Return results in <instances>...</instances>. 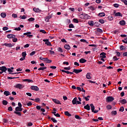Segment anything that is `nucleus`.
Returning a JSON list of instances; mask_svg holds the SVG:
<instances>
[{
    "mask_svg": "<svg viewBox=\"0 0 127 127\" xmlns=\"http://www.w3.org/2000/svg\"><path fill=\"white\" fill-rule=\"evenodd\" d=\"M90 106L91 109V111L92 113H94V114H97V113H98L99 111L101 110L100 108H99V110H95V106H94V104H90Z\"/></svg>",
    "mask_w": 127,
    "mask_h": 127,
    "instance_id": "nucleus-1",
    "label": "nucleus"
},
{
    "mask_svg": "<svg viewBox=\"0 0 127 127\" xmlns=\"http://www.w3.org/2000/svg\"><path fill=\"white\" fill-rule=\"evenodd\" d=\"M114 100H115V98H114V97H113L112 96H108L106 98V102L107 103H110V102H113V101H114Z\"/></svg>",
    "mask_w": 127,
    "mask_h": 127,
    "instance_id": "nucleus-2",
    "label": "nucleus"
},
{
    "mask_svg": "<svg viewBox=\"0 0 127 127\" xmlns=\"http://www.w3.org/2000/svg\"><path fill=\"white\" fill-rule=\"evenodd\" d=\"M7 70L9 73V74H11V75H14L15 74H19L20 72H15V73H12V72H13V70H12V69L8 68H7Z\"/></svg>",
    "mask_w": 127,
    "mask_h": 127,
    "instance_id": "nucleus-3",
    "label": "nucleus"
},
{
    "mask_svg": "<svg viewBox=\"0 0 127 127\" xmlns=\"http://www.w3.org/2000/svg\"><path fill=\"white\" fill-rule=\"evenodd\" d=\"M0 70L4 73H5V72H6L7 70V68H6L5 66H0Z\"/></svg>",
    "mask_w": 127,
    "mask_h": 127,
    "instance_id": "nucleus-4",
    "label": "nucleus"
},
{
    "mask_svg": "<svg viewBox=\"0 0 127 127\" xmlns=\"http://www.w3.org/2000/svg\"><path fill=\"white\" fill-rule=\"evenodd\" d=\"M30 89L31 90H33V91H39V88H38L37 86H34V85H32L30 87Z\"/></svg>",
    "mask_w": 127,
    "mask_h": 127,
    "instance_id": "nucleus-5",
    "label": "nucleus"
},
{
    "mask_svg": "<svg viewBox=\"0 0 127 127\" xmlns=\"http://www.w3.org/2000/svg\"><path fill=\"white\" fill-rule=\"evenodd\" d=\"M14 88H16V89H22L23 88L22 84H17L16 85L14 86Z\"/></svg>",
    "mask_w": 127,
    "mask_h": 127,
    "instance_id": "nucleus-6",
    "label": "nucleus"
},
{
    "mask_svg": "<svg viewBox=\"0 0 127 127\" xmlns=\"http://www.w3.org/2000/svg\"><path fill=\"white\" fill-rule=\"evenodd\" d=\"M52 101L55 103V104H58V105H61V103H60V101L58 100V99H52Z\"/></svg>",
    "mask_w": 127,
    "mask_h": 127,
    "instance_id": "nucleus-7",
    "label": "nucleus"
},
{
    "mask_svg": "<svg viewBox=\"0 0 127 127\" xmlns=\"http://www.w3.org/2000/svg\"><path fill=\"white\" fill-rule=\"evenodd\" d=\"M107 54L105 53L102 52L100 54V58H106L107 56H106Z\"/></svg>",
    "mask_w": 127,
    "mask_h": 127,
    "instance_id": "nucleus-8",
    "label": "nucleus"
},
{
    "mask_svg": "<svg viewBox=\"0 0 127 127\" xmlns=\"http://www.w3.org/2000/svg\"><path fill=\"white\" fill-rule=\"evenodd\" d=\"M7 37L9 39H11V38H15V35L13 34H8Z\"/></svg>",
    "mask_w": 127,
    "mask_h": 127,
    "instance_id": "nucleus-9",
    "label": "nucleus"
},
{
    "mask_svg": "<svg viewBox=\"0 0 127 127\" xmlns=\"http://www.w3.org/2000/svg\"><path fill=\"white\" fill-rule=\"evenodd\" d=\"M82 71H83V70H82V69H74L73 70V72L74 73H75V74H78V73H81V72H82Z\"/></svg>",
    "mask_w": 127,
    "mask_h": 127,
    "instance_id": "nucleus-10",
    "label": "nucleus"
},
{
    "mask_svg": "<svg viewBox=\"0 0 127 127\" xmlns=\"http://www.w3.org/2000/svg\"><path fill=\"white\" fill-rule=\"evenodd\" d=\"M15 112H22V108L21 107H17L15 109Z\"/></svg>",
    "mask_w": 127,
    "mask_h": 127,
    "instance_id": "nucleus-11",
    "label": "nucleus"
},
{
    "mask_svg": "<svg viewBox=\"0 0 127 127\" xmlns=\"http://www.w3.org/2000/svg\"><path fill=\"white\" fill-rule=\"evenodd\" d=\"M77 101H78V98L77 97H75L72 101V103L73 105H76L77 104Z\"/></svg>",
    "mask_w": 127,
    "mask_h": 127,
    "instance_id": "nucleus-12",
    "label": "nucleus"
},
{
    "mask_svg": "<svg viewBox=\"0 0 127 127\" xmlns=\"http://www.w3.org/2000/svg\"><path fill=\"white\" fill-rule=\"evenodd\" d=\"M119 103L122 104V105H125L127 104V100L126 99H123L119 101Z\"/></svg>",
    "mask_w": 127,
    "mask_h": 127,
    "instance_id": "nucleus-13",
    "label": "nucleus"
},
{
    "mask_svg": "<svg viewBox=\"0 0 127 127\" xmlns=\"http://www.w3.org/2000/svg\"><path fill=\"white\" fill-rule=\"evenodd\" d=\"M86 77L88 80H91V79L92 78V77H91V73L90 72L87 73L86 75Z\"/></svg>",
    "mask_w": 127,
    "mask_h": 127,
    "instance_id": "nucleus-14",
    "label": "nucleus"
},
{
    "mask_svg": "<svg viewBox=\"0 0 127 127\" xmlns=\"http://www.w3.org/2000/svg\"><path fill=\"white\" fill-rule=\"evenodd\" d=\"M79 18H81L82 19H85V15L84 14L82 13L81 12L79 13Z\"/></svg>",
    "mask_w": 127,
    "mask_h": 127,
    "instance_id": "nucleus-15",
    "label": "nucleus"
},
{
    "mask_svg": "<svg viewBox=\"0 0 127 127\" xmlns=\"http://www.w3.org/2000/svg\"><path fill=\"white\" fill-rule=\"evenodd\" d=\"M3 45H4V46H6V47H12V46H13L12 45V44H10V43H4Z\"/></svg>",
    "mask_w": 127,
    "mask_h": 127,
    "instance_id": "nucleus-16",
    "label": "nucleus"
},
{
    "mask_svg": "<svg viewBox=\"0 0 127 127\" xmlns=\"http://www.w3.org/2000/svg\"><path fill=\"white\" fill-rule=\"evenodd\" d=\"M64 47L65 49H66V50H70V49H71V47H70V46L67 44L64 45Z\"/></svg>",
    "mask_w": 127,
    "mask_h": 127,
    "instance_id": "nucleus-17",
    "label": "nucleus"
},
{
    "mask_svg": "<svg viewBox=\"0 0 127 127\" xmlns=\"http://www.w3.org/2000/svg\"><path fill=\"white\" fill-rule=\"evenodd\" d=\"M24 82H28V83H33V80L29 79H25L23 80Z\"/></svg>",
    "mask_w": 127,
    "mask_h": 127,
    "instance_id": "nucleus-18",
    "label": "nucleus"
},
{
    "mask_svg": "<svg viewBox=\"0 0 127 127\" xmlns=\"http://www.w3.org/2000/svg\"><path fill=\"white\" fill-rule=\"evenodd\" d=\"M84 109L87 110V111H90V110H91V108H90L89 104H87L86 106H84Z\"/></svg>",
    "mask_w": 127,
    "mask_h": 127,
    "instance_id": "nucleus-19",
    "label": "nucleus"
},
{
    "mask_svg": "<svg viewBox=\"0 0 127 127\" xmlns=\"http://www.w3.org/2000/svg\"><path fill=\"white\" fill-rule=\"evenodd\" d=\"M79 62L80 63H86V62H87V60H86L85 59H81L80 60H79Z\"/></svg>",
    "mask_w": 127,
    "mask_h": 127,
    "instance_id": "nucleus-20",
    "label": "nucleus"
},
{
    "mask_svg": "<svg viewBox=\"0 0 127 127\" xmlns=\"http://www.w3.org/2000/svg\"><path fill=\"white\" fill-rule=\"evenodd\" d=\"M14 114L17 115L19 117H21V112L19 111H14Z\"/></svg>",
    "mask_w": 127,
    "mask_h": 127,
    "instance_id": "nucleus-21",
    "label": "nucleus"
},
{
    "mask_svg": "<svg viewBox=\"0 0 127 127\" xmlns=\"http://www.w3.org/2000/svg\"><path fill=\"white\" fill-rule=\"evenodd\" d=\"M115 16H121V17H123V14H122L121 12H118L115 14Z\"/></svg>",
    "mask_w": 127,
    "mask_h": 127,
    "instance_id": "nucleus-22",
    "label": "nucleus"
},
{
    "mask_svg": "<svg viewBox=\"0 0 127 127\" xmlns=\"http://www.w3.org/2000/svg\"><path fill=\"white\" fill-rule=\"evenodd\" d=\"M4 95L5 96H9V95H10V92H9V91H5L3 93Z\"/></svg>",
    "mask_w": 127,
    "mask_h": 127,
    "instance_id": "nucleus-23",
    "label": "nucleus"
},
{
    "mask_svg": "<svg viewBox=\"0 0 127 127\" xmlns=\"http://www.w3.org/2000/svg\"><path fill=\"white\" fill-rule=\"evenodd\" d=\"M120 24H121V25H126V21L123 20L120 21Z\"/></svg>",
    "mask_w": 127,
    "mask_h": 127,
    "instance_id": "nucleus-24",
    "label": "nucleus"
},
{
    "mask_svg": "<svg viewBox=\"0 0 127 127\" xmlns=\"http://www.w3.org/2000/svg\"><path fill=\"white\" fill-rule=\"evenodd\" d=\"M98 15L100 17H103V16H105V15H106V14H105L104 12H101V13H99Z\"/></svg>",
    "mask_w": 127,
    "mask_h": 127,
    "instance_id": "nucleus-25",
    "label": "nucleus"
},
{
    "mask_svg": "<svg viewBox=\"0 0 127 127\" xmlns=\"http://www.w3.org/2000/svg\"><path fill=\"white\" fill-rule=\"evenodd\" d=\"M52 114H53L55 117H57V118H60V115L58 113L56 114V112H53Z\"/></svg>",
    "mask_w": 127,
    "mask_h": 127,
    "instance_id": "nucleus-26",
    "label": "nucleus"
},
{
    "mask_svg": "<svg viewBox=\"0 0 127 127\" xmlns=\"http://www.w3.org/2000/svg\"><path fill=\"white\" fill-rule=\"evenodd\" d=\"M64 115L65 116H67V117H71L72 116V115L69 113V112L68 111L64 112Z\"/></svg>",
    "mask_w": 127,
    "mask_h": 127,
    "instance_id": "nucleus-27",
    "label": "nucleus"
},
{
    "mask_svg": "<svg viewBox=\"0 0 127 127\" xmlns=\"http://www.w3.org/2000/svg\"><path fill=\"white\" fill-rule=\"evenodd\" d=\"M0 16H1V17H2L3 18H4V17H5L6 16V13H4V12H2L0 14Z\"/></svg>",
    "mask_w": 127,
    "mask_h": 127,
    "instance_id": "nucleus-28",
    "label": "nucleus"
},
{
    "mask_svg": "<svg viewBox=\"0 0 127 127\" xmlns=\"http://www.w3.org/2000/svg\"><path fill=\"white\" fill-rule=\"evenodd\" d=\"M2 103L4 106H6L8 104V102L6 100H3Z\"/></svg>",
    "mask_w": 127,
    "mask_h": 127,
    "instance_id": "nucleus-29",
    "label": "nucleus"
},
{
    "mask_svg": "<svg viewBox=\"0 0 127 127\" xmlns=\"http://www.w3.org/2000/svg\"><path fill=\"white\" fill-rule=\"evenodd\" d=\"M88 24L89 25H90V26H94V21H88Z\"/></svg>",
    "mask_w": 127,
    "mask_h": 127,
    "instance_id": "nucleus-30",
    "label": "nucleus"
},
{
    "mask_svg": "<svg viewBox=\"0 0 127 127\" xmlns=\"http://www.w3.org/2000/svg\"><path fill=\"white\" fill-rule=\"evenodd\" d=\"M33 10L34 11H35V12H40L41 10L39 9H37V8H33Z\"/></svg>",
    "mask_w": 127,
    "mask_h": 127,
    "instance_id": "nucleus-31",
    "label": "nucleus"
},
{
    "mask_svg": "<svg viewBox=\"0 0 127 127\" xmlns=\"http://www.w3.org/2000/svg\"><path fill=\"white\" fill-rule=\"evenodd\" d=\"M61 71H62V72H64V73H66V74H70V71H68V70H64L63 69H61Z\"/></svg>",
    "mask_w": 127,
    "mask_h": 127,
    "instance_id": "nucleus-32",
    "label": "nucleus"
},
{
    "mask_svg": "<svg viewBox=\"0 0 127 127\" xmlns=\"http://www.w3.org/2000/svg\"><path fill=\"white\" fill-rule=\"evenodd\" d=\"M45 44H47L48 46H52V44H51V43L48 41V42H45Z\"/></svg>",
    "mask_w": 127,
    "mask_h": 127,
    "instance_id": "nucleus-33",
    "label": "nucleus"
},
{
    "mask_svg": "<svg viewBox=\"0 0 127 127\" xmlns=\"http://www.w3.org/2000/svg\"><path fill=\"white\" fill-rule=\"evenodd\" d=\"M58 51H59V52H61V53H63V50H62L61 47H59L58 48Z\"/></svg>",
    "mask_w": 127,
    "mask_h": 127,
    "instance_id": "nucleus-34",
    "label": "nucleus"
},
{
    "mask_svg": "<svg viewBox=\"0 0 127 127\" xmlns=\"http://www.w3.org/2000/svg\"><path fill=\"white\" fill-rule=\"evenodd\" d=\"M96 30H97V32H100V33H103V30H102L99 28H97Z\"/></svg>",
    "mask_w": 127,
    "mask_h": 127,
    "instance_id": "nucleus-35",
    "label": "nucleus"
},
{
    "mask_svg": "<svg viewBox=\"0 0 127 127\" xmlns=\"http://www.w3.org/2000/svg\"><path fill=\"white\" fill-rule=\"evenodd\" d=\"M90 18V16L88 15L87 14H84V19H89Z\"/></svg>",
    "mask_w": 127,
    "mask_h": 127,
    "instance_id": "nucleus-36",
    "label": "nucleus"
},
{
    "mask_svg": "<svg viewBox=\"0 0 127 127\" xmlns=\"http://www.w3.org/2000/svg\"><path fill=\"white\" fill-rule=\"evenodd\" d=\"M99 22L101 23V24H104L105 23V21H104V19H100L99 20Z\"/></svg>",
    "mask_w": 127,
    "mask_h": 127,
    "instance_id": "nucleus-37",
    "label": "nucleus"
},
{
    "mask_svg": "<svg viewBox=\"0 0 127 127\" xmlns=\"http://www.w3.org/2000/svg\"><path fill=\"white\" fill-rule=\"evenodd\" d=\"M73 21L74 22V23H79V21L78 20V19L74 18L73 19Z\"/></svg>",
    "mask_w": 127,
    "mask_h": 127,
    "instance_id": "nucleus-38",
    "label": "nucleus"
},
{
    "mask_svg": "<svg viewBox=\"0 0 127 127\" xmlns=\"http://www.w3.org/2000/svg\"><path fill=\"white\" fill-rule=\"evenodd\" d=\"M122 42H123V43H125L126 44H127V37L125 38L124 40H122Z\"/></svg>",
    "mask_w": 127,
    "mask_h": 127,
    "instance_id": "nucleus-39",
    "label": "nucleus"
},
{
    "mask_svg": "<svg viewBox=\"0 0 127 127\" xmlns=\"http://www.w3.org/2000/svg\"><path fill=\"white\" fill-rule=\"evenodd\" d=\"M22 56L23 57L25 58L26 57V52H23L22 53Z\"/></svg>",
    "mask_w": 127,
    "mask_h": 127,
    "instance_id": "nucleus-40",
    "label": "nucleus"
},
{
    "mask_svg": "<svg viewBox=\"0 0 127 127\" xmlns=\"http://www.w3.org/2000/svg\"><path fill=\"white\" fill-rule=\"evenodd\" d=\"M6 2L5 1V0H0V3H3V4H5Z\"/></svg>",
    "mask_w": 127,
    "mask_h": 127,
    "instance_id": "nucleus-41",
    "label": "nucleus"
},
{
    "mask_svg": "<svg viewBox=\"0 0 127 127\" xmlns=\"http://www.w3.org/2000/svg\"><path fill=\"white\" fill-rule=\"evenodd\" d=\"M51 121H52V122H53V123H57V120H56L55 118H51Z\"/></svg>",
    "mask_w": 127,
    "mask_h": 127,
    "instance_id": "nucleus-42",
    "label": "nucleus"
},
{
    "mask_svg": "<svg viewBox=\"0 0 127 127\" xmlns=\"http://www.w3.org/2000/svg\"><path fill=\"white\" fill-rule=\"evenodd\" d=\"M35 102L36 103H39V102H40V98H36L35 99Z\"/></svg>",
    "mask_w": 127,
    "mask_h": 127,
    "instance_id": "nucleus-43",
    "label": "nucleus"
},
{
    "mask_svg": "<svg viewBox=\"0 0 127 127\" xmlns=\"http://www.w3.org/2000/svg\"><path fill=\"white\" fill-rule=\"evenodd\" d=\"M120 50L123 51V50H124V49H125V46H123V45L120 46Z\"/></svg>",
    "mask_w": 127,
    "mask_h": 127,
    "instance_id": "nucleus-44",
    "label": "nucleus"
},
{
    "mask_svg": "<svg viewBox=\"0 0 127 127\" xmlns=\"http://www.w3.org/2000/svg\"><path fill=\"white\" fill-rule=\"evenodd\" d=\"M35 20V19H34V18H30L28 19V21L31 22V21H33Z\"/></svg>",
    "mask_w": 127,
    "mask_h": 127,
    "instance_id": "nucleus-45",
    "label": "nucleus"
},
{
    "mask_svg": "<svg viewBox=\"0 0 127 127\" xmlns=\"http://www.w3.org/2000/svg\"><path fill=\"white\" fill-rule=\"evenodd\" d=\"M124 111H125L124 107H121L119 109V112H123Z\"/></svg>",
    "mask_w": 127,
    "mask_h": 127,
    "instance_id": "nucleus-46",
    "label": "nucleus"
},
{
    "mask_svg": "<svg viewBox=\"0 0 127 127\" xmlns=\"http://www.w3.org/2000/svg\"><path fill=\"white\" fill-rule=\"evenodd\" d=\"M74 27H75V26H74V25L73 24H70L69 25V28H74Z\"/></svg>",
    "mask_w": 127,
    "mask_h": 127,
    "instance_id": "nucleus-47",
    "label": "nucleus"
},
{
    "mask_svg": "<svg viewBox=\"0 0 127 127\" xmlns=\"http://www.w3.org/2000/svg\"><path fill=\"white\" fill-rule=\"evenodd\" d=\"M112 115H114V116H116L117 114V111H112L111 112Z\"/></svg>",
    "mask_w": 127,
    "mask_h": 127,
    "instance_id": "nucleus-48",
    "label": "nucleus"
},
{
    "mask_svg": "<svg viewBox=\"0 0 127 127\" xmlns=\"http://www.w3.org/2000/svg\"><path fill=\"white\" fill-rule=\"evenodd\" d=\"M14 30H16L17 31H20V30H21V28L20 27L15 28Z\"/></svg>",
    "mask_w": 127,
    "mask_h": 127,
    "instance_id": "nucleus-49",
    "label": "nucleus"
},
{
    "mask_svg": "<svg viewBox=\"0 0 127 127\" xmlns=\"http://www.w3.org/2000/svg\"><path fill=\"white\" fill-rule=\"evenodd\" d=\"M23 34H24V35H27V36L28 35H29V34H31V32H28L27 33H24Z\"/></svg>",
    "mask_w": 127,
    "mask_h": 127,
    "instance_id": "nucleus-50",
    "label": "nucleus"
},
{
    "mask_svg": "<svg viewBox=\"0 0 127 127\" xmlns=\"http://www.w3.org/2000/svg\"><path fill=\"white\" fill-rule=\"evenodd\" d=\"M106 108H107V110H111V109H112V106L107 105Z\"/></svg>",
    "mask_w": 127,
    "mask_h": 127,
    "instance_id": "nucleus-51",
    "label": "nucleus"
},
{
    "mask_svg": "<svg viewBox=\"0 0 127 127\" xmlns=\"http://www.w3.org/2000/svg\"><path fill=\"white\" fill-rule=\"evenodd\" d=\"M40 32H41L42 33H44V34H46V33H47L46 31L44 30H40Z\"/></svg>",
    "mask_w": 127,
    "mask_h": 127,
    "instance_id": "nucleus-52",
    "label": "nucleus"
},
{
    "mask_svg": "<svg viewBox=\"0 0 127 127\" xmlns=\"http://www.w3.org/2000/svg\"><path fill=\"white\" fill-rule=\"evenodd\" d=\"M12 107L11 106H9L8 108V111H9L10 112H12Z\"/></svg>",
    "mask_w": 127,
    "mask_h": 127,
    "instance_id": "nucleus-53",
    "label": "nucleus"
},
{
    "mask_svg": "<svg viewBox=\"0 0 127 127\" xmlns=\"http://www.w3.org/2000/svg\"><path fill=\"white\" fill-rule=\"evenodd\" d=\"M80 42H83L84 43H88L87 42V41L86 40H85V39H81L80 40Z\"/></svg>",
    "mask_w": 127,
    "mask_h": 127,
    "instance_id": "nucleus-54",
    "label": "nucleus"
},
{
    "mask_svg": "<svg viewBox=\"0 0 127 127\" xmlns=\"http://www.w3.org/2000/svg\"><path fill=\"white\" fill-rule=\"evenodd\" d=\"M75 118L77 120H80L81 119V117H80V116H79L78 115H75Z\"/></svg>",
    "mask_w": 127,
    "mask_h": 127,
    "instance_id": "nucleus-55",
    "label": "nucleus"
},
{
    "mask_svg": "<svg viewBox=\"0 0 127 127\" xmlns=\"http://www.w3.org/2000/svg\"><path fill=\"white\" fill-rule=\"evenodd\" d=\"M64 70H70L71 69V67L70 66L68 67H64Z\"/></svg>",
    "mask_w": 127,
    "mask_h": 127,
    "instance_id": "nucleus-56",
    "label": "nucleus"
},
{
    "mask_svg": "<svg viewBox=\"0 0 127 127\" xmlns=\"http://www.w3.org/2000/svg\"><path fill=\"white\" fill-rule=\"evenodd\" d=\"M35 53H36L35 51L32 52L30 54V56H33V55H34Z\"/></svg>",
    "mask_w": 127,
    "mask_h": 127,
    "instance_id": "nucleus-57",
    "label": "nucleus"
},
{
    "mask_svg": "<svg viewBox=\"0 0 127 127\" xmlns=\"http://www.w3.org/2000/svg\"><path fill=\"white\" fill-rule=\"evenodd\" d=\"M12 16L14 17V18H16V17H17V15L16 14L13 13L12 14Z\"/></svg>",
    "mask_w": 127,
    "mask_h": 127,
    "instance_id": "nucleus-58",
    "label": "nucleus"
},
{
    "mask_svg": "<svg viewBox=\"0 0 127 127\" xmlns=\"http://www.w3.org/2000/svg\"><path fill=\"white\" fill-rule=\"evenodd\" d=\"M8 27H3L2 28V30L4 31H5V30H8Z\"/></svg>",
    "mask_w": 127,
    "mask_h": 127,
    "instance_id": "nucleus-59",
    "label": "nucleus"
},
{
    "mask_svg": "<svg viewBox=\"0 0 127 127\" xmlns=\"http://www.w3.org/2000/svg\"><path fill=\"white\" fill-rule=\"evenodd\" d=\"M13 42H17V38H13L12 39Z\"/></svg>",
    "mask_w": 127,
    "mask_h": 127,
    "instance_id": "nucleus-60",
    "label": "nucleus"
},
{
    "mask_svg": "<svg viewBox=\"0 0 127 127\" xmlns=\"http://www.w3.org/2000/svg\"><path fill=\"white\" fill-rule=\"evenodd\" d=\"M113 5H114V7H119V6H120V4H117V3L114 4Z\"/></svg>",
    "mask_w": 127,
    "mask_h": 127,
    "instance_id": "nucleus-61",
    "label": "nucleus"
},
{
    "mask_svg": "<svg viewBox=\"0 0 127 127\" xmlns=\"http://www.w3.org/2000/svg\"><path fill=\"white\" fill-rule=\"evenodd\" d=\"M20 17H21V19H25V18H26V17L25 16V15H23L22 17H21V15H20Z\"/></svg>",
    "mask_w": 127,
    "mask_h": 127,
    "instance_id": "nucleus-62",
    "label": "nucleus"
},
{
    "mask_svg": "<svg viewBox=\"0 0 127 127\" xmlns=\"http://www.w3.org/2000/svg\"><path fill=\"white\" fill-rule=\"evenodd\" d=\"M108 19L109 20H113L114 19V17L111 16H108Z\"/></svg>",
    "mask_w": 127,
    "mask_h": 127,
    "instance_id": "nucleus-63",
    "label": "nucleus"
},
{
    "mask_svg": "<svg viewBox=\"0 0 127 127\" xmlns=\"http://www.w3.org/2000/svg\"><path fill=\"white\" fill-rule=\"evenodd\" d=\"M94 25H95V26H97L98 27L100 25V24H99L98 22H96L94 23Z\"/></svg>",
    "mask_w": 127,
    "mask_h": 127,
    "instance_id": "nucleus-64",
    "label": "nucleus"
}]
</instances>
